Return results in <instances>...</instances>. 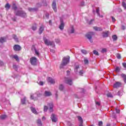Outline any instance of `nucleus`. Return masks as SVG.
Segmentation results:
<instances>
[{"instance_id": "f257e3e1", "label": "nucleus", "mask_w": 126, "mask_h": 126, "mask_svg": "<svg viewBox=\"0 0 126 126\" xmlns=\"http://www.w3.org/2000/svg\"><path fill=\"white\" fill-rule=\"evenodd\" d=\"M70 57L69 56H67L66 57H63L62 60V62L60 65V69H64V66L69 63V60Z\"/></svg>"}, {"instance_id": "f03ea898", "label": "nucleus", "mask_w": 126, "mask_h": 126, "mask_svg": "<svg viewBox=\"0 0 126 126\" xmlns=\"http://www.w3.org/2000/svg\"><path fill=\"white\" fill-rule=\"evenodd\" d=\"M15 15L16 16H20V17H26L27 14L25 12L22 10V9L20 8L14 11Z\"/></svg>"}, {"instance_id": "7ed1b4c3", "label": "nucleus", "mask_w": 126, "mask_h": 126, "mask_svg": "<svg viewBox=\"0 0 126 126\" xmlns=\"http://www.w3.org/2000/svg\"><path fill=\"white\" fill-rule=\"evenodd\" d=\"M94 35H95V33H94V32H89L86 35V37L90 41V43H93V40H92V37H93Z\"/></svg>"}, {"instance_id": "20e7f679", "label": "nucleus", "mask_w": 126, "mask_h": 126, "mask_svg": "<svg viewBox=\"0 0 126 126\" xmlns=\"http://www.w3.org/2000/svg\"><path fill=\"white\" fill-rule=\"evenodd\" d=\"M41 96V94H31L30 98L31 100H33V101H37L38 97H40Z\"/></svg>"}, {"instance_id": "39448f33", "label": "nucleus", "mask_w": 126, "mask_h": 126, "mask_svg": "<svg viewBox=\"0 0 126 126\" xmlns=\"http://www.w3.org/2000/svg\"><path fill=\"white\" fill-rule=\"evenodd\" d=\"M43 41L46 46H52V45H54V42L49 40L45 37H43Z\"/></svg>"}, {"instance_id": "423d86ee", "label": "nucleus", "mask_w": 126, "mask_h": 126, "mask_svg": "<svg viewBox=\"0 0 126 126\" xmlns=\"http://www.w3.org/2000/svg\"><path fill=\"white\" fill-rule=\"evenodd\" d=\"M30 61L32 65H37V58L35 57H32L30 58Z\"/></svg>"}, {"instance_id": "0eeeda50", "label": "nucleus", "mask_w": 126, "mask_h": 126, "mask_svg": "<svg viewBox=\"0 0 126 126\" xmlns=\"http://www.w3.org/2000/svg\"><path fill=\"white\" fill-rule=\"evenodd\" d=\"M47 105L49 107V112H50V113H53V112H54V103H53V102L47 103Z\"/></svg>"}, {"instance_id": "6e6552de", "label": "nucleus", "mask_w": 126, "mask_h": 126, "mask_svg": "<svg viewBox=\"0 0 126 126\" xmlns=\"http://www.w3.org/2000/svg\"><path fill=\"white\" fill-rule=\"evenodd\" d=\"M51 119L53 123H57V122H58V118H57V115L55 114H52L51 115Z\"/></svg>"}, {"instance_id": "1a4fd4ad", "label": "nucleus", "mask_w": 126, "mask_h": 126, "mask_svg": "<svg viewBox=\"0 0 126 126\" xmlns=\"http://www.w3.org/2000/svg\"><path fill=\"white\" fill-rule=\"evenodd\" d=\"M13 49L16 52H18L21 50V46L18 44H16L14 46Z\"/></svg>"}, {"instance_id": "9d476101", "label": "nucleus", "mask_w": 126, "mask_h": 126, "mask_svg": "<svg viewBox=\"0 0 126 126\" xmlns=\"http://www.w3.org/2000/svg\"><path fill=\"white\" fill-rule=\"evenodd\" d=\"M52 8L55 11V12H57V11L58 10V9L57 8V2L55 0H54L52 3Z\"/></svg>"}, {"instance_id": "9b49d317", "label": "nucleus", "mask_w": 126, "mask_h": 126, "mask_svg": "<svg viewBox=\"0 0 126 126\" xmlns=\"http://www.w3.org/2000/svg\"><path fill=\"white\" fill-rule=\"evenodd\" d=\"M47 0H44L42 3H37L36 4L37 7H41L42 5H47Z\"/></svg>"}, {"instance_id": "f8f14e48", "label": "nucleus", "mask_w": 126, "mask_h": 126, "mask_svg": "<svg viewBox=\"0 0 126 126\" xmlns=\"http://www.w3.org/2000/svg\"><path fill=\"white\" fill-rule=\"evenodd\" d=\"M64 28V23H63V21L61 20L60 21V25L59 26V29L60 30L63 31V30Z\"/></svg>"}, {"instance_id": "ddd939ff", "label": "nucleus", "mask_w": 126, "mask_h": 126, "mask_svg": "<svg viewBox=\"0 0 126 126\" xmlns=\"http://www.w3.org/2000/svg\"><path fill=\"white\" fill-rule=\"evenodd\" d=\"M122 86V83L119 82H116L113 86L114 88H119Z\"/></svg>"}, {"instance_id": "4468645a", "label": "nucleus", "mask_w": 126, "mask_h": 126, "mask_svg": "<svg viewBox=\"0 0 126 126\" xmlns=\"http://www.w3.org/2000/svg\"><path fill=\"white\" fill-rule=\"evenodd\" d=\"M65 83H66V84H68V85H72V81L70 79H69V78L65 79Z\"/></svg>"}, {"instance_id": "2eb2a0df", "label": "nucleus", "mask_w": 126, "mask_h": 126, "mask_svg": "<svg viewBox=\"0 0 126 126\" xmlns=\"http://www.w3.org/2000/svg\"><path fill=\"white\" fill-rule=\"evenodd\" d=\"M80 71V67H79V65H77L75 66L74 68V71L76 74H77L78 73V71Z\"/></svg>"}, {"instance_id": "dca6fc26", "label": "nucleus", "mask_w": 126, "mask_h": 126, "mask_svg": "<svg viewBox=\"0 0 126 126\" xmlns=\"http://www.w3.org/2000/svg\"><path fill=\"white\" fill-rule=\"evenodd\" d=\"M47 80H48V82H50V83H51V84H54L56 83V81L55 80V79H54L51 77H48L47 79Z\"/></svg>"}, {"instance_id": "f3484780", "label": "nucleus", "mask_w": 126, "mask_h": 126, "mask_svg": "<svg viewBox=\"0 0 126 126\" xmlns=\"http://www.w3.org/2000/svg\"><path fill=\"white\" fill-rule=\"evenodd\" d=\"M102 37H103V38L109 37V31L102 32Z\"/></svg>"}, {"instance_id": "a211bd4d", "label": "nucleus", "mask_w": 126, "mask_h": 126, "mask_svg": "<svg viewBox=\"0 0 126 126\" xmlns=\"http://www.w3.org/2000/svg\"><path fill=\"white\" fill-rule=\"evenodd\" d=\"M68 32L69 34H73V33H74V28H73V26H72L69 29Z\"/></svg>"}, {"instance_id": "6ab92c4d", "label": "nucleus", "mask_w": 126, "mask_h": 126, "mask_svg": "<svg viewBox=\"0 0 126 126\" xmlns=\"http://www.w3.org/2000/svg\"><path fill=\"white\" fill-rule=\"evenodd\" d=\"M44 96H45L46 97H49L50 96H52V93H51V92H50V91H46L44 92Z\"/></svg>"}, {"instance_id": "aec40b11", "label": "nucleus", "mask_w": 126, "mask_h": 126, "mask_svg": "<svg viewBox=\"0 0 126 126\" xmlns=\"http://www.w3.org/2000/svg\"><path fill=\"white\" fill-rule=\"evenodd\" d=\"M29 11L31 12H35L38 10V8H29Z\"/></svg>"}, {"instance_id": "412c9836", "label": "nucleus", "mask_w": 126, "mask_h": 126, "mask_svg": "<svg viewBox=\"0 0 126 126\" xmlns=\"http://www.w3.org/2000/svg\"><path fill=\"white\" fill-rule=\"evenodd\" d=\"M21 102L23 105H25L26 102V96H24V97L21 99Z\"/></svg>"}, {"instance_id": "4be33fe9", "label": "nucleus", "mask_w": 126, "mask_h": 126, "mask_svg": "<svg viewBox=\"0 0 126 126\" xmlns=\"http://www.w3.org/2000/svg\"><path fill=\"white\" fill-rule=\"evenodd\" d=\"M31 110L32 113H33V114H35V115H37V114H38V113L37 112V111L36 110V109H35V108L31 107Z\"/></svg>"}, {"instance_id": "5701e85b", "label": "nucleus", "mask_w": 126, "mask_h": 126, "mask_svg": "<svg viewBox=\"0 0 126 126\" xmlns=\"http://www.w3.org/2000/svg\"><path fill=\"white\" fill-rule=\"evenodd\" d=\"M94 29L95 31H99V32L103 31V29H102L101 28H98L97 27H94Z\"/></svg>"}, {"instance_id": "b1692460", "label": "nucleus", "mask_w": 126, "mask_h": 126, "mask_svg": "<svg viewBox=\"0 0 126 126\" xmlns=\"http://www.w3.org/2000/svg\"><path fill=\"white\" fill-rule=\"evenodd\" d=\"M34 53L37 57H40V52H39V50H37L35 48H34Z\"/></svg>"}, {"instance_id": "393cba45", "label": "nucleus", "mask_w": 126, "mask_h": 126, "mask_svg": "<svg viewBox=\"0 0 126 126\" xmlns=\"http://www.w3.org/2000/svg\"><path fill=\"white\" fill-rule=\"evenodd\" d=\"M121 76L123 78L125 83H126V75L125 74H121Z\"/></svg>"}, {"instance_id": "a878e982", "label": "nucleus", "mask_w": 126, "mask_h": 126, "mask_svg": "<svg viewBox=\"0 0 126 126\" xmlns=\"http://www.w3.org/2000/svg\"><path fill=\"white\" fill-rule=\"evenodd\" d=\"M5 8H6V10H8V9L10 8V5L9 3H7L5 5Z\"/></svg>"}, {"instance_id": "bb28decb", "label": "nucleus", "mask_w": 126, "mask_h": 126, "mask_svg": "<svg viewBox=\"0 0 126 126\" xmlns=\"http://www.w3.org/2000/svg\"><path fill=\"white\" fill-rule=\"evenodd\" d=\"M13 58L16 60V62H19V58L17 55H13Z\"/></svg>"}, {"instance_id": "cd10ccee", "label": "nucleus", "mask_w": 126, "mask_h": 126, "mask_svg": "<svg viewBox=\"0 0 126 126\" xmlns=\"http://www.w3.org/2000/svg\"><path fill=\"white\" fill-rule=\"evenodd\" d=\"M12 9L14 10V11H16L18 9L17 8V6H16V5L15 4H13L12 7Z\"/></svg>"}, {"instance_id": "c85d7f7f", "label": "nucleus", "mask_w": 126, "mask_h": 126, "mask_svg": "<svg viewBox=\"0 0 126 126\" xmlns=\"http://www.w3.org/2000/svg\"><path fill=\"white\" fill-rule=\"evenodd\" d=\"M44 31V27H40L39 29V33L41 34V33H43V32Z\"/></svg>"}, {"instance_id": "c756f323", "label": "nucleus", "mask_w": 126, "mask_h": 126, "mask_svg": "<svg viewBox=\"0 0 126 126\" xmlns=\"http://www.w3.org/2000/svg\"><path fill=\"white\" fill-rule=\"evenodd\" d=\"M78 121L80 122V124H83V120L82 119V118L80 116L77 117Z\"/></svg>"}, {"instance_id": "7c9ffc66", "label": "nucleus", "mask_w": 126, "mask_h": 126, "mask_svg": "<svg viewBox=\"0 0 126 126\" xmlns=\"http://www.w3.org/2000/svg\"><path fill=\"white\" fill-rule=\"evenodd\" d=\"M37 124L38 126H42V121H41V119L37 120Z\"/></svg>"}, {"instance_id": "2f4dec72", "label": "nucleus", "mask_w": 126, "mask_h": 126, "mask_svg": "<svg viewBox=\"0 0 126 126\" xmlns=\"http://www.w3.org/2000/svg\"><path fill=\"white\" fill-rule=\"evenodd\" d=\"M112 39L113 41H117V40H118V36H117V35L114 34L112 35Z\"/></svg>"}, {"instance_id": "473e14b6", "label": "nucleus", "mask_w": 126, "mask_h": 126, "mask_svg": "<svg viewBox=\"0 0 126 126\" xmlns=\"http://www.w3.org/2000/svg\"><path fill=\"white\" fill-rule=\"evenodd\" d=\"M12 37L16 42H18V38H17L16 35L14 34L13 35Z\"/></svg>"}, {"instance_id": "72a5a7b5", "label": "nucleus", "mask_w": 126, "mask_h": 126, "mask_svg": "<svg viewBox=\"0 0 126 126\" xmlns=\"http://www.w3.org/2000/svg\"><path fill=\"white\" fill-rule=\"evenodd\" d=\"M49 108L48 107V106H47V105H45L44 106V108H43V111L44 112H47V111H48Z\"/></svg>"}, {"instance_id": "f704fd0d", "label": "nucleus", "mask_w": 126, "mask_h": 126, "mask_svg": "<svg viewBox=\"0 0 126 126\" xmlns=\"http://www.w3.org/2000/svg\"><path fill=\"white\" fill-rule=\"evenodd\" d=\"M85 64H88L89 63V61L87 59H84V60Z\"/></svg>"}, {"instance_id": "c9c22d12", "label": "nucleus", "mask_w": 126, "mask_h": 126, "mask_svg": "<svg viewBox=\"0 0 126 126\" xmlns=\"http://www.w3.org/2000/svg\"><path fill=\"white\" fill-rule=\"evenodd\" d=\"M107 52V48H102L101 51V53L104 54V53H106Z\"/></svg>"}, {"instance_id": "e433bc0d", "label": "nucleus", "mask_w": 126, "mask_h": 126, "mask_svg": "<svg viewBox=\"0 0 126 126\" xmlns=\"http://www.w3.org/2000/svg\"><path fill=\"white\" fill-rule=\"evenodd\" d=\"M0 119H1V120H4V119L6 118V115H1L0 116Z\"/></svg>"}, {"instance_id": "4c0bfd02", "label": "nucleus", "mask_w": 126, "mask_h": 126, "mask_svg": "<svg viewBox=\"0 0 126 126\" xmlns=\"http://www.w3.org/2000/svg\"><path fill=\"white\" fill-rule=\"evenodd\" d=\"M93 53L95 56H99V53L97 51L94 50Z\"/></svg>"}, {"instance_id": "58836bf2", "label": "nucleus", "mask_w": 126, "mask_h": 126, "mask_svg": "<svg viewBox=\"0 0 126 126\" xmlns=\"http://www.w3.org/2000/svg\"><path fill=\"white\" fill-rule=\"evenodd\" d=\"M4 41H5V40L3 37H1L0 38V43H1V44H2V43H4Z\"/></svg>"}, {"instance_id": "ea45409f", "label": "nucleus", "mask_w": 126, "mask_h": 126, "mask_svg": "<svg viewBox=\"0 0 126 126\" xmlns=\"http://www.w3.org/2000/svg\"><path fill=\"white\" fill-rule=\"evenodd\" d=\"M122 6L124 7V9H126V4L125 2H122Z\"/></svg>"}, {"instance_id": "a19ab883", "label": "nucleus", "mask_w": 126, "mask_h": 126, "mask_svg": "<svg viewBox=\"0 0 126 126\" xmlns=\"http://www.w3.org/2000/svg\"><path fill=\"white\" fill-rule=\"evenodd\" d=\"M63 88H64L63 85H60V86H59V89H60L61 91H62V90H63Z\"/></svg>"}, {"instance_id": "79ce46f5", "label": "nucleus", "mask_w": 126, "mask_h": 126, "mask_svg": "<svg viewBox=\"0 0 126 126\" xmlns=\"http://www.w3.org/2000/svg\"><path fill=\"white\" fill-rule=\"evenodd\" d=\"M81 51L84 55H86V54H87V51L84 49L82 50Z\"/></svg>"}, {"instance_id": "37998d69", "label": "nucleus", "mask_w": 126, "mask_h": 126, "mask_svg": "<svg viewBox=\"0 0 126 126\" xmlns=\"http://www.w3.org/2000/svg\"><path fill=\"white\" fill-rule=\"evenodd\" d=\"M83 73H84V71L82 70H80V71H79V75H82V74H83Z\"/></svg>"}, {"instance_id": "c03bdc74", "label": "nucleus", "mask_w": 126, "mask_h": 126, "mask_svg": "<svg viewBox=\"0 0 126 126\" xmlns=\"http://www.w3.org/2000/svg\"><path fill=\"white\" fill-rule=\"evenodd\" d=\"M107 97H110V98H113V95L111 93H109L107 94Z\"/></svg>"}, {"instance_id": "a18cd8bd", "label": "nucleus", "mask_w": 126, "mask_h": 126, "mask_svg": "<svg viewBox=\"0 0 126 126\" xmlns=\"http://www.w3.org/2000/svg\"><path fill=\"white\" fill-rule=\"evenodd\" d=\"M32 29L33 31H35L37 29V27L36 26H33L32 28Z\"/></svg>"}, {"instance_id": "49530a36", "label": "nucleus", "mask_w": 126, "mask_h": 126, "mask_svg": "<svg viewBox=\"0 0 126 126\" xmlns=\"http://www.w3.org/2000/svg\"><path fill=\"white\" fill-rule=\"evenodd\" d=\"M117 94L118 95V96H122L123 95V92H122L121 91H119L117 93Z\"/></svg>"}, {"instance_id": "de8ad7c7", "label": "nucleus", "mask_w": 126, "mask_h": 126, "mask_svg": "<svg viewBox=\"0 0 126 126\" xmlns=\"http://www.w3.org/2000/svg\"><path fill=\"white\" fill-rule=\"evenodd\" d=\"M115 71H116V72H120V67H116V68H115Z\"/></svg>"}, {"instance_id": "09e8293b", "label": "nucleus", "mask_w": 126, "mask_h": 126, "mask_svg": "<svg viewBox=\"0 0 126 126\" xmlns=\"http://www.w3.org/2000/svg\"><path fill=\"white\" fill-rule=\"evenodd\" d=\"M116 57H117V59L120 60V59H121V54H117V55H116Z\"/></svg>"}, {"instance_id": "8fccbe9b", "label": "nucleus", "mask_w": 126, "mask_h": 126, "mask_svg": "<svg viewBox=\"0 0 126 126\" xmlns=\"http://www.w3.org/2000/svg\"><path fill=\"white\" fill-rule=\"evenodd\" d=\"M98 126H103V122H102V121H99V122H98Z\"/></svg>"}, {"instance_id": "3c124183", "label": "nucleus", "mask_w": 126, "mask_h": 126, "mask_svg": "<svg viewBox=\"0 0 126 126\" xmlns=\"http://www.w3.org/2000/svg\"><path fill=\"white\" fill-rule=\"evenodd\" d=\"M94 22V19H92L91 21L89 22V24L90 25H91V24H93V22Z\"/></svg>"}, {"instance_id": "603ef678", "label": "nucleus", "mask_w": 126, "mask_h": 126, "mask_svg": "<svg viewBox=\"0 0 126 126\" xmlns=\"http://www.w3.org/2000/svg\"><path fill=\"white\" fill-rule=\"evenodd\" d=\"M17 19V18L16 16H14L13 17H12V20H13V21H16Z\"/></svg>"}, {"instance_id": "864d4df0", "label": "nucleus", "mask_w": 126, "mask_h": 126, "mask_svg": "<svg viewBox=\"0 0 126 126\" xmlns=\"http://www.w3.org/2000/svg\"><path fill=\"white\" fill-rule=\"evenodd\" d=\"M80 6H84L85 3L84 1H82L80 4Z\"/></svg>"}, {"instance_id": "5fc2aeb1", "label": "nucleus", "mask_w": 126, "mask_h": 126, "mask_svg": "<svg viewBox=\"0 0 126 126\" xmlns=\"http://www.w3.org/2000/svg\"><path fill=\"white\" fill-rule=\"evenodd\" d=\"M13 68H14V69H15V70H17V65H13Z\"/></svg>"}, {"instance_id": "6e6d98bb", "label": "nucleus", "mask_w": 126, "mask_h": 126, "mask_svg": "<svg viewBox=\"0 0 126 126\" xmlns=\"http://www.w3.org/2000/svg\"><path fill=\"white\" fill-rule=\"evenodd\" d=\"M38 83L39 85H40L41 86H43L44 84V83L42 81H40Z\"/></svg>"}, {"instance_id": "4d7b16f0", "label": "nucleus", "mask_w": 126, "mask_h": 126, "mask_svg": "<svg viewBox=\"0 0 126 126\" xmlns=\"http://www.w3.org/2000/svg\"><path fill=\"white\" fill-rule=\"evenodd\" d=\"M99 10H100V9L99 8H97L96 9V12L97 15L100 14V13H99Z\"/></svg>"}, {"instance_id": "13d9d810", "label": "nucleus", "mask_w": 126, "mask_h": 126, "mask_svg": "<svg viewBox=\"0 0 126 126\" xmlns=\"http://www.w3.org/2000/svg\"><path fill=\"white\" fill-rule=\"evenodd\" d=\"M116 112L117 114H120V112H121V110H120V109L116 108Z\"/></svg>"}, {"instance_id": "bf43d9fd", "label": "nucleus", "mask_w": 126, "mask_h": 126, "mask_svg": "<svg viewBox=\"0 0 126 126\" xmlns=\"http://www.w3.org/2000/svg\"><path fill=\"white\" fill-rule=\"evenodd\" d=\"M113 22H115L116 21V19L114 17H111Z\"/></svg>"}, {"instance_id": "052dcab7", "label": "nucleus", "mask_w": 126, "mask_h": 126, "mask_svg": "<svg viewBox=\"0 0 126 126\" xmlns=\"http://www.w3.org/2000/svg\"><path fill=\"white\" fill-rule=\"evenodd\" d=\"M97 15H98V16H99V17H100L101 18H103V16L102 15H100V14H97Z\"/></svg>"}, {"instance_id": "680f3d73", "label": "nucleus", "mask_w": 126, "mask_h": 126, "mask_svg": "<svg viewBox=\"0 0 126 126\" xmlns=\"http://www.w3.org/2000/svg\"><path fill=\"white\" fill-rule=\"evenodd\" d=\"M125 29H126V27H125L124 26H122V30H125Z\"/></svg>"}, {"instance_id": "e2e57ef3", "label": "nucleus", "mask_w": 126, "mask_h": 126, "mask_svg": "<svg viewBox=\"0 0 126 126\" xmlns=\"http://www.w3.org/2000/svg\"><path fill=\"white\" fill-rule=\"evenodd\" d=\"M0 65H3V62L2 61H0Z\"/></svg>"}, {"instance_id": "0e129e2a", "label": "nucleus", "mask_w": 126, "mask_h": 126, "mask_svg": "<svg viewBox=\"0 0 126 126\" xmlns=\"http://www.w3.org/2000/svg\"><path fill=\"white\" fill-rule=\"evenodd\" d=\"M74 97L75 98H79V97H78V95H77V94H75L74 96Z\"/></svg>"}, {"instance_id": "69168bd1", "label": "nucleus", "mask_w": 126, "mask_h": 126, "mask_svg": "<svg viewBox=\"0 0 126 126\" xmlns=\"http://www.w3.org/2000/svg\"><path fill=\"white\" fill-rule=\"evenodd\" d=\"M68 126H72V125L70 123V122H69V123H68Z\"/></svg>"}, {"instance_id": "338daca9", "label": "nucleus", "mask_w": 126, "mask_h": 126, "mask_svg": "<svg viewBox=\"0 0 126 126\" xmlns=\"http://www.w3.org/2000/svg\"><path fill=\"white\" fill-rule=\"evenodd\" d=\"M49 24L50 25H52V20L49 21Z\"/></svg>"}, {"instance_id": "774afa93", "label": "nucleus", "mask_w": 126, "mask_h": 126, "mask_svg": "<svg viewBox=\"0 0 126 126\" xmlns=\"http://www.w3.org/2000/svg\"><path fill=\"white\" fill-rule=\"evenodd\" d=\"M45 120H46V117H45V116H43L42 117V121H45Z\"/></svg>"}]
</instances>
